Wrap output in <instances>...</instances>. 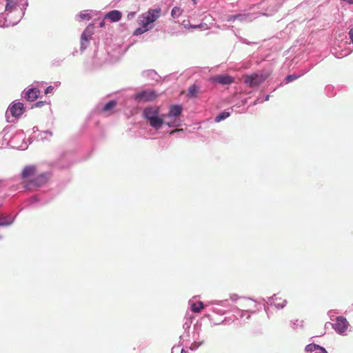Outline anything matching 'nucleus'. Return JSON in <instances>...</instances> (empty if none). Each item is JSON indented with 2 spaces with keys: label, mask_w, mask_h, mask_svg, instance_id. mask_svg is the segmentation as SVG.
I'll return each instance as SVG.
<instances>
[{
  "label": "nucleus",
  "mask_w": 353,
  "mask_h": 353,
  "mask_svg": "<svg viewBox=\"0 0 353 353\" xmlns=\"http://www.w3.org/2000/svg\"><path fill=\"white\" fill-rule=\"evenodd\" d=\"M142 116L149 122L150 126L155 130L161 129L164 123L169 128L179 126V124L175 120L164 122L163 118L159 116V109L156 107H145L143 110Z\"/></svg>",
  "instance_id": "nucleus-1"
},
{
  "label": "nucleus",
  "mask_w": 353,
  "mask_h": 353,
  "mask_svg": "<svg viewBox=\"0 0 353 353\" xmlns=\"http://www.w3.org/2000/svg\"><path fill=\"white\" fill-rule=\"evenodd\" d=\"M51 177V172L48 171L43 172L34 176L33 179L25 182L23 185H18L16 188H14V190L21 191V189H23L29 192L37 191L40 188L46 184Z\"/></svg>",
  "instance_id": "nucleus-2"
},
{
  "label": "nucleus",
  "mask_w": 353,
  "mask_h": 353,
  "mask_svg": "<svg viewBox=\"0 0 353 353\" xmlns=\"http://www.w3.org/2000/svg\"><path fill=\"white\" fill-rule=\"evenodd\" d=\"M161 10L159 8L149 9L147 12L141 14L139 17V24L145 26L151 30L154 27V22L156 21L161 15Z\"/></svg>",
  "instance_id": "nucleus-3"
},
{
  "label": "nucleus",
  "mask_w": 353,
  "mask_h": 353,
  "mask_svg": "<svg viewBox=\"0 0 353 353\" xmlns=\"http://www.w3.org/2000/svg\"><path fill=\"white\" fill-rule=\"evenodd\" d=\"M26 111L24 104L18 101H14L8 106L5 116L8 122L11 123L10 117L14 118H19Z\"/></svg>",
  "instance_id": "nucleus-4"
},
{
  "label": "nucleus",
  "mask_w": 353,
  "mask_h": 353,
  "mask_svg": "<svg viewBox=\"0 0 353 353\" xmlns=\"http://www.w3.org/2000/svg\"><path fill=\"white\" fill-rule=\"evenodd\" d=\"M270 76L269 72L253 73L244 77V83L250 88L257 87Z\"/></svg>",
  "instance_id": "nucleus-5"
},
{
  "label": "nucleus",
  "mask_w": 353,
  "mask_h": 353,
  "mask_svg": "<svg viewBox=\"0 0 353 353\" xmlns=\"http://www.w3.org/2000/svg\"><path fill=\"white\" fill-rule=\"evenodd\" d=\"M328 325H330L334 331L340 335L344 334L350 325L346 318L343 316H336L335 323L327 322L325 327H327Z\"/></svg>",
  "instance_id": "nucleus-6"
},
{
  "label": "nucleus",
  "mask_w": 353,
  "mask_h": 353,
  "mask_svg": "<svg viewBox=\"0 0 353 353\" xmlns=\"http://www.w3.org/2000/svg\"><path fill=\"white\" fill-rule=\"evenodd\" d=\"M9 145L18 150H24L28 148V144L25 141V135L23 131H19L9 139Z\"/></svg>",
  "instance_id": "nucleus-7"
},
{
  "label": "nucleus",
  "mask_w": 353,
  "mask_h": 353,
  "mask_svg": "<svg viewBox=\"0 0 353 353\" xmlns=\"http://www.w3.org/2000/svg\"><path fill=\"white\" fill-rule=\"evenodd\" d=\"M157 97V94L153 90H143L133 96V98L137 102H149L154 101Z\"/></svg>",
  "instance_id": "nucleus-8"
},
{
  "label": "nucleus",
  "mask_w": 353,
  "mask_h": 353,
  "mask_svg": "<svg viewBox=\"0 0 353 353\" xmlns=\"http://www.w3.org/2000/svg\"><path fill=\"white\" fill-rule=\"evenodd\" d=\"M93 24H90L86 27L81 35L80 51L81 53L85 51L90 44V41L93 34Z\"/></svg>",
  "instance_id": "nucleus-9"
},
{
  "label": "nucleus",
  "mask_w": 353,
  "mask_h": 353,
  "mask_svg": "<svg viewBox=\"0 0 353 353\" xmlns=\"http://www.w3.org/2000/svg\"><path fill=\"white\" fill-rule=\"evenodd\" d=\"M50 201V199L44 197L43 194H37L30 197L28 203L30 207L38 208L46 205Z\"/></svg>",
  "instance_id": "nucleus-10"
},
{
  "label": "nucleus",
  "mask_w": 353,
  "mask_h": 353,
  "mask_svg": "<svg viewBox=\"0 0 353 353\" xmlns=\"http://www.w3.org/2000/svg\"><path fill=\"white\" fill-rule=\"evenodd\" d=\"M268 301H265V299H262V301L264 303V310L267 311L266 304H270L271 305H274L277 309H283L285 307L287 304V301L285 299H282L281 298H279L276 294H273L272 296L268 297Z\"/></svg>",
  "instance_id": "nucleus-11"
},
{
  "label": "nucleus",
  "mask_w": 353,
  "mask_h": 353,
  "mask_svg": "<svg viewBox=\"0 0 353 353\" xmlns=\"http://www.w3.org/2000/svg\"><path fill=\"white\" fill-rule=\"evenodd\" d=\"M210 81L214 83L226 85L232 83L234 78L228 74H217L210 77Z\"/></svg>",
  "instance_id": "nucleus-12"
},
{
  "label": "nucleus",
  "mask_w": 353,
  "mask_h": 353,
  "mask_svg": "<svg viewBox=\"0 0 353 353\" xmlns=\"http://www.w3.org/2000/svg\"><path fill=\"white\" fill-rule=\"evenodd\" d=\"M40 90L37 88H30L24 90L21 93V97L26 101L32 102L36 101L39 97Z\"/></svg>",
  "instance_id": "nucleus-13"
},
{
  "label": "nucleus",
  "mask_w": 353,
  "mask_h": 353,
  "mask_svg": "<svg viewBox=\"0 0 353 353\" xmlns=\"http://www.w3.org/2000/svg\"><path fill=\"white\" fill-rule=\"evenodd\" d=\"M17 214L12 216L0 212V227H8L11 225L15 221Z\"/></svg>",
  "instance_id": "nucleus-14"
},
{
  "label": "nucleus",
  "mask_w": 353,
  "mask_h": 353,
  "mask_svg": "<svg viewBox=\"0 0 353 353\" xmlns=\"http://www.w3.org/2000/svg\"><path fill=\"white\" fill-rule=\"evenodd\" d=\"M183 108L181 105H172L170 107L169 111L166 114L163 115L164 118H177L181 114Z\"/></svg>",
  "instance_id": "nucleus-15"
},
{
  "label": "nucleus",
  "mask_w": 353,
  "mask_h": 353,
  "mask_svg": "<svg viewBox=\"0 0 353 353\" xmlns=\"http://www.w3.org/2000/svg\"><path fill=\"white\" fill-rule=\"evenodd\" d=\"M37 173V167L34 165H28L23 168L21 173V178L26 179L29 177L34 176Z\"/></svg>",
  "instance_id": "nucleus-16"
},
{
  "label": "nucleus",
  "mask_w": 353,
  "mask_h": 353,
  "mask_svg": "<svg viewBox=\"0 0 353 353\" xmlns=\"http://www.w3.org/2000/svg\"><path fill=\"white\" fill-rule=\"evenodd\" d=\"M193 319H194V316L192 315L185 316V321L183 324V328L185 332L182 336H180L181 341L183 340L185 337L190 336L189 331H190V328L191 327L192 321Z\"/></svg>",
  "instance_id": "nucleus-17"
},
{
  "label": "nucleus",
  "mask_w": 353,
  "mask_h": 353,
  "mask_svg": "<svg viewBox=\"0 0 353 353\" xmlns=\"http://www.w3.org/2000/svg\"><path fill=\"white\" fill-rule=\"evenodd\" d=\"M141 76L148 80H153L155 82L159 81L160 77L154 70H146L141 72Z\"/></svg>",
  "instance_id": "nucleus-18"
},
{
  "label": "nucleus",
  "mask_w": 353,
  "mask_h": 353,
  "mask_svg": "<svg viewBox=\"0 0 353 353\" xmlns=\"http://www.w3.org/2000/svg\"><path fill=\"white\" fill-rule=\"evenodd\" d=\"M117 103L116 100H110L102 106L99 105L97 106V110L99 112L106 113L112 110L117 105Z\"/></svg>",
  "instance_id": "nucleus-19"
},
{
  "label": "nucleus",
  "mask_w": 353,
  "mask_h": 353,
  "mask_svg": "<svg viewBox=\"0 0 353 353\" xmlns=\"http://www.w3.org/2000/svg\"><path fill=\"white\" fill-rule=\"evenodd\" d=\"M122 14L121 12L117 10H113L108 12L105 18L109 19L113 22H117L121 19Z\"/></svg>",
  "instance_id": "nucleus-20"
},
{
  "label": "nucleus",
  "mask_w": 353,
  "mask_h": 353,
  "mask_svg": "<svg viewBox=\"0 0 353 353\" xmlns=\"http://www.w3.org/2000/svg\"><path fill=\"white\" fill-rule=\"evenodd\" d=\"M191 310L194 313H199L204 307V304L202 301L194 302L192 299H190L188 302Z\"/></svg>",
  "instance_id": "nucleus-21"
},
{
  "label": "nucleus",
  "mask_w": 353,
  "mask_h": 353,
  "mask_svg": "<svg viewBox=\"0 0 353 353\" xmlns=\"http://www.w3.org/2000/svg\"><path fill=\"white\" fill-rule=\"evenodd\" d=\"M200 86L196 83L191 85L188 89L187 97L190 99H194L197 97Z\"/></svg>",
  "instance_id": "nucleus-22"
},
{
  "label": "nucleus",
  "mask_w": 353,
  "mask_h": 353,
  "mask_svg": "<svg viewBox=\"0 0 353 353\" xmlns=\"http://www.w3.org/2000/svg\"><path fill=\"white\" fill-rule=\"evenodd\" d=\"M253 19V17L250 13H239L236 14V21L241 23L250 22Z\"/></svg>",
  "instance_id": "nucleus-23"
},
{
  "label": "nucleus",
  "mask_w": 353,
  "mask_h": 353,
  "mask_svg": "<svg viewBox=\"0 0 353 353\" xmlns=\"http://www.w3.org/2000/svg\"><path fill=\"white\" fill-rule=\"evenodd\" d=\"M235 312L241 319L245 317L246 319H249L250 318V314H254L256 312L255 311H250L248 310H240L239 308H236Z\"/></svg>",
  "instance_id": "nucleus-24"
},
{
  "label": "nucleus",
  "mask_w": 353,
  "mask_h": 353,
  "mask_svg": "<svg viewBox=\"0 0 353 353\" xmlns=\"http://www.w3.org/2000/svg\"><path fill=\"white\" fill-rule=\"evenodd\" d=\"M310 70V69H307L306 70L305 72H303V73L300 74H288L285 77V79H284V83H291L293 81L299 79V77H301L302 75H303L305 73L307 72L308 71Z\"/></svg>",
  "instance_id": "nucleus-25"
},
{
  "label": "nucleus",
  "mask_w": 353,
  "mask_h": 353,
  "mask_svg": "<svg viewBox=\"0 0 353 353\" xmlns=\"http://www.w3.org/2000/svg\"><path fill=\"white\" fill-rule=\"evenodd\" d=\"M76 19L77 21L90 20L91 19L89 10H83L77 15Z\"/></svg>",
  "instance_id": "nucleus-26"
},
{
  "label": "nucleus",
  "mask_w": 353,
  "mask_h": 353,
  "mask_svg": "<svg viewBox=\"0 0 353 353\" xmlns=\"http://www.w3.org/2000/svg\"><path fill=\"white\" fill-rule=\"evenodd\" d=\"M230 116V112L227 111H223L221 113H219L218 115L216 116L214 118V121L216 123L221 122V121H223L224 119H227Z\"/></svg>",
  "instance_id": "nucleus-27"
},
{
  "label": "nucleus",
  "mask_w": 353,
  "mask_h": 353,
  "mask_svg": "<svg viewBox=\"0 0 353 353\" xmlns=\"http://www.w3.org/2000/svg\"><path fill=\"white\" fill-rule=\"evenodd\" d=\"M183 12V10L177 6L174 7L171 10V16L173 19L179 18Z\"/></svg>",
  "instance_id": "nucleus-28"
},
{
  "label": "nucleus",
  "mask_w": 353,
  "mask_h": 353,
  "mask_svg": "<svg viewBox=\"0 0 353 353\" xmlns=\"http://www.w3.org/2000/svg\"><path fill=\"white\" fill-rule=\"evenodd\" d=\"M149 30H150L148 29V28H147L146 26H141V27H139L134 30V31L133 32V35L139 36V35H141Z\"/></svg>",
  "instance_id": "nucleus-29"
},
{
  "label": "nucleus",
  "mask_w": 353,
  "mask_h": 353,
  "mask_svg": "<svg viewBox=\"0 0 353 353\" xmlns=\"http://www.w3.org/2000/svg\"><path fill=\"white\" fill-rule=\"evenodd\" d=\"M348 35H349V38L351 41V43L352 44V48H349L348 50H345V52L344 53L341 52V57H345V56H347L353 50V28H352L349 32H348Z\"/></svg>",
  "instance_id": "nucleus-30"
},
{
  "label": "nucleus",
  "mask_w": 353,
  "mask_h": 353,
  "mask_svg": "<svg viewBox=\"0 0 353 353\" xmlns=\"http://www.w3.org/2000/svg\"><path fill=\"white\" fill-rule=\"evenodd\" d=\"M204 343L203 341H193L190 344V345L188 347L191 351H195L201 345H202Z\"/></svg>",
  "instance_id": "nucleus-31"
},
{
  "label": "nucleus",
  "mask_w": 353,
  "mask_h": 353,
  "mask_svg": "<svg viewBox=\"0 0 353 353\" xmlns=\"http://www.w3.org/2000/svg\"><path fill=\"white\" fill-rule=\"evenodd\" d=\"M212 304L214 305H219L220 306L229 308L230 307V303L228 299L221 300V301H212Z\"/></svg>",
  "instance_id": "nucleus-32"
},
{
  "label": "nucleus",
  "mask_w": 353,
  "mask_h": 353,
  "mask_svg": "<svg viewBox=\"0 0 353 353\" xmlns=\"http://www.w3.org/2000/svg\"><path fill=\"white\" fill-rule=\"evenodd\" d=\"M318 348H319V345L312 343L305 346V351L307 352H312L315 350H318Z\"/></svg>",
  "instance_id": "nucleus-33"
},
{
  "label": "nucleus",
  "mask_w": 353,
  "mask_h": 353,
  "mask_svg": "<svg viewBox=\"0 0 353 353\" xmlns=\"http://www.w3.org/2000/svg\"><path fill=\"white\" fill-rule=\"evenodd\" d=\"M334 88L331 85H327L325 88V92L328 97L334 96L335 93L334 92Z\"/></svg>",
  "instance_id": "nucleus-34"
},
{
  "label": "nucleus",
  "mask_w": 353,
  "mask_h": 353,
  "mask_svg": "<svg viewBox=\"0 0 353 353\" xmlns=\"http://www.w3.org/2000/svg\"><path fill=\"white\" fill-rule=\"evenodd\" d=\"M303 321H299L298 319H296V320L292 321V327L293 329H296L299 326L303 327Z\"/></svg>",
  "instance_id": "nucleus-35"
},
{
  "label": "nucleus",
  "mask_w": 353,
  "mask_h": 353,
  "mask_svg": "<svg viewBox=\"0 0 353 353\" xmlns=\"http://www.w3.org/2000/svg\"><path fill=\"white\" fill-rule=\"evenodd\" d=\"M194 331L192 338H193L194 341H197V340L199 339V333L201 331V328L200 327L197 328L194 326Z\"/></svg>",
  "instance_id": "nucleus-36"
},
{
  "label": "nucleus",
  "mask_w": 353,
  "mask_h": 353,
  "mask_svg": "<svg viewBox=\"0 0 353 353\" xmlns=\"http://www.w3.org/2000/svg\"><path fill=\"white\" fill-rule=\"evenodd\" d=\"M63 60L64 59H55L52 61V65L54 67L60 66L62 64Z\"/></svg>",
  "instance_id": "nucleus-37"
},
{
  "label": "nucleus",
  "mask_w": 353,
  "mask_h": 353,
  "mask_svg": "<svg viewBox=\"0 0 353 353\" xmlns=\"http://www.w3.org/2000/svg\"><path fill=\"white\" fill-rule=\"evenodd\" d=\"M337 314V312L334 310H331L328 311L327 315L331 321H336L335 314Z\"/></svg>",
  "instance_id": "nucleus-38"
},
{
  "label": "nucleus",
  "mask_w": 353,
  "mask_h": 353,
  "mask_svg": "<svg viewBox=\"0 0 353 353\" xmlns=\"http://www.w3.org/2000/svg\"><path fill=\"white\" fill-rule=\"evenodd\" d=\"M225 21L228 22H234L236 21V14H230L226 17Z\"/></svg>",
  "instance_id": "nucleus-39"
},
{
  "label": "nucleus",
  "mask_w": 353,
  "mask_h": 353,
  "mask_svg": "<svg viewBox=\"0 0 353 353\" xmlns=\"http://www.w3.org/2000/svg\"><path fill=\"white\" fill-rule=\"evenodd\" d=\"M212 312H214V313H216L218 314H221V315H223L225 313V310H221V309H219V308H216V307H214L212 309Z\"/></svg>",
  "instance_id": "nucleus-40"
},
{
  "label": "nucleus",
  "mask_w": 353,
  "mask_h": 353,
  "mask_svg": "<svg viewBox=\"0 0 353 353\" xmlns=\"http://www.w3.org/2000/svg\"><path fill=\"white\" fill-rule=\"evenodd\" d=\"M43 134H49L50 137H52V132L49 131V130H46V131H44L43 132L41 135H40V137H41V140H44V139H46V137L43 136Z\"/></svg>",
  "instance_id": "nucleus-41"
},
{
  "label": "nucleus",
  "mask_w": 353,
  "mask_h": 353,
  "mask_svg": "<svg viewBox=\"0 0 353 353\" xmlns=\"http://www.w3.org/2000/svg\"><path fill=\"white\" fill-rule=\"evenodd\" d=\"M45 101H37L34 105H32L31 108H41L45 104Z\"/></svg>",
  "instance_id": "nucleus-42"
},
{
  "label": "nucleus",
  "mask_w": 353,
  "mask_h": 353,
  "mask_svg": "<svg viewBox=\"0 0 353 353\" xmlns=\"http://www.w3.org/2000/svg\"><path fill=\"white\" fill-rule=\"evenodd\" d=\"M230 299L232 301H236L239 299H240V296L236 294H230Z\"/></svg>",
  "instance_id": "nucleus-43"
},
{
  "label": "nucleus",
  "mask_w": 353,
  "mask_h": 353,
  "mask_svg": "<svg viewBox=\"0 0 353 353\" xmlns=\"http://www.w3.org/2000/svg\"><path fill=\"white\" fill-rule=\"evenodd\" d=\"M54 90V87L52 86V85H49L48 86L46 89H45V94H50L52 92V90Z\"/></svg>",
  "instance_id": "nucleus-44"
},
{
  "label": "nucleus",
  "mask_w": 353,
  "mask_h": 353,
  "mask_svg": "<svg viewBox=\"0 0 353 353\" xmlns=\"http://www.w3.org/2000/svg\"><path fill=\"white\" fill-rule=\"evenodd\" d=\"M93 63L94 64H96L97 65H100L102 64V63H99L97 61V53L96 52L93 57Z\"/></svg>",
  "instance_id": "nucleus-45"
},
{
  "label": "nucleus",
  "mask_w": 353,
  "mask_h": 353,
  "mask_svg": "<svg viewBox=\"0 0 353 353\" xmlns=\"http://www.w3.org/2000/svg\"><path fill=\"white\" fill-rule=\"evenodd\" d=\"M6 128H4L3 130V131L0 133V137H2L5 140H8L7 138H5L6 134H7V132H6Z\"/></svg>",
  "instance_id": "nucleus-46"
},
{
  "label": "nucleus",
  "mask_w": 353,
  "mask_h": 353,
  "mask_svg": "<svg viewBox=\"0 0 353 353\" xmlns=\"http://www.w3.org/2000/svg\"><path fill=\"white\" fill-rule=\"evenodd\" d=\"M135 16V12H130L128 14V19H132Z\"/></svg>",
  "instance_id": "nucleus-47"
},
{
  "label": "nucleus",
  "mask_w": 353,
  "mask_h": 353,
  "mask_svg": "<svg viewBox=\"0 0 353 353\" xmlns=\"http://www.w3.org/2000/svg\"><path fill=\"white\" fill-rule=\"evenodd\" d=\"M263 102V99H261V97H258L255 101L254 102V104L256 105L257 103H261Z\"/></svg>",
  "instance_id": "nucleus-48"
},
{
  "label": "nucleus",
  "mask_w": 353,
  "mask_h": 353,
  "mask_svg": "<svg viewBox=\"0 0 353 353\" xmlns=\"http://www.w3.org/2000/svg\"><path fill=\"white\" fill-rule=\"evenodd\" d=\"M318 350H320L321 353H328L325 348L321 345H319V348H318Z\"/></svg>",
  "instance_id": "nucleus-49"
},
{
  "label": "nucleus",
  "mask_w": 353,
  "mask_h": 353,
  "mask_svg": "<svg viewBox=\"0 0 353 353\" xmlns=\"http://www.w3.org/2000/svg\"><path fill=\"white\" fill-rule=\"evenodd\" d=\"M202 26H203V23H201V24L197 25V26H192V28H201Z\"/></svg>",
  "instance_id": "nucleus-50"
},
{
  "label": "nucleus",
  "mask_w": 353,
  "mask_h": 353,
  "mask_svg": "<svg viewBox=\"0 0 353 353\" xmlns=\"http://www.w3.org/2000/svg\"><path fill=\"white\" fill-rule=\"evenodd\" d=\"M270 95L268 94L263 98V102L269 100Z\"/></svg>",
  "instance_id": "nucleus-51"
},
{
  "label": "nucleus",
  "mask_w": 353,
  "mask_h": 353,
  "mask_svg": "<svg viewBox=\"0 0 353 353\" xmlns=\"http://www.w3.org/2000/svg\"><path fill=\"white\" fill-rule=\"evenodd\" d=\"M240 40H241L243 43H246V44H248V43H248V41H247V40H246V39H242V38H241V39H240Z\"/></svg>",
  "instance_id": "nucleus-52"
},
{
  "label": "nucleus",
  "mask_w": 353,
  "mask_h": 353,
  "mask_svg": "<svg viewBox=\"0 0 353 353\" xmlns=\"http://www.w3.org/2000/svg\"><path fill=\"white\" fill-rule=\"evenodd\" d=\"M4 181L0 179V188L3 186Z\"/></svg>",
  "instance_id": "nucleus-53"
},
{
  "label": "nucleus",
  "mask_w": 353,
  "mask_h": 353,
  "mask_svg": "<svg viewBox=\"0 0 353 353\" xmlns=\"http://www.w3.org/2000/svg\"><path fill=\"white\" fill-rule=\"evenodd\" d=\"M32 130H33V132H36L37 131H38V128L37 126H34L33 128H32Z\"/></svg>",
  "instance_id": "nucleus-54"
},
{
  "label": "nucleus",
  "mask_w": 353,
  "mask_h": 353,
  "mask_svg": "<svg viewBox=\"0 0 353 353\" xmlns=\"http://www.w3.org/2000/svg\"><path fill=\"white\" fill-rule=\"evenodd\" d=\"M181 353H187V352H186V350H185L182 349V350H181Z\"/></svg>",
  "instance_id": "nucleus-55"
},
{
  "label": "nucleus",
  "mask_w": 353,
  "mask_h": 353,
  "mask_svg": "<svg viewBox=\"0 0 353 353\" xmlns=\"http://www.w3.org/2000/svg\"><path fill=\"white\" fill-rule=\"evenodd\" d=\"M103 24H104V23H103V22H101V23H100V24H99V25H100V27H103Z\"/></svg>",
  "instance_id": "nucleus-56"
},
{
  "label": "nucleus",
  "mask_w": 353,
  "mask_h": 353,
  "mask_svg": "<svg viewBox=\"0 0 353 353\" xmlns=\"http://www.w3.org/2000/svg\"><path fill=\"white\" fill-rule=\"evenodd\" d=\"M194 4L196 3V0H192Z\"/></svg>",
  "instance_id": "nucleus-57"
},
{
  "label": "nucleus",
  "mask_w": 353,
  "mask_h": 353,
  "mask_svg": "<svg viewBox=\"0 0 353 353\" xmlns=\"http://www.w3.org/2000/svg\"><path fill=\"white\" fill-rule=\"evenodd\" d=\"M114 1L115 3H117V2L120 1V0H114Z\"/></svg>",
  "instance_id": "nucleus-58"
},
{
  "label": "nucleus",
  "mask_w": 353,
  "mask_h": 353,
  "mask_svg": "<svg viewBox=\"0 0 353 353\" xmlns=\"http://www.w3.org/2000/svg\"><path fill=\"white\" fill-rule=\"evenodd\" d=\"M77 52V51H75V52H72V55H73V56H75V52Z\"/></svg>",
  "instance_id": "nucleus-59"
}]
</instances>
